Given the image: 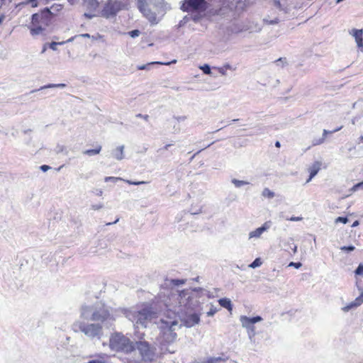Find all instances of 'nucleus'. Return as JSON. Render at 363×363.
Here are the masks:
<instances>
[{
    "mask_svg": "<svg viewBox=\"0 0 363 363\" xmlns=\"http://www.w3.org/2000/svg\"><path fill=\"white\" fill-rule=\"evenodd\" d=\"M201 69L203 71L205 74H210L211 73V68L208 65H204L201 67Z\"/></svg>",
    "mask_w": 363,
    "mask_h": 363,
    "instance_id": "c756f323",
    "label": "nucleus"
},
{
    "mask_svg": "<svg viewBox=\"0 0 363 363\" xmlns=\"http://www.w3.org/2000/svg\"><path fill=\"white\" fill-rule=\"evenodd\" d=\"M177 334L172 331L171 328L167 329L162 333L163 339L167 342H173L176 338Z\"/></svg>",
    "mask_w": 363,
    "mask_h": 363,
    "instance_id": "dca6fc26",
    "label": "nucleus"
},
{
    "mask_svg": "<svg viewBox=\"0 0 363 363\" xmlns=\"http://www.w3.org/2000/svg\"><path fill=\"white\" fill-rule=\"evenodd\" d=\"M100 150H101V147H97L94 149L86 150L85 151V153L89 156H93V155H95L99 153Z\"/></svg>",
    "mask_w": 363,
    "mask_h": 363,
    "instance_id": "6ab92c4d",
    "label": "nucleus"
},
{
    "mask_svg": "<svg viewBox=\"0 0 363 363\" xmlns=\"http://www.w3.org/2000/svg\"><path fill=\"white\" fill-rule=\"evenodd\" d=\"M52 13L45 8L32 15L29 25L30 33L33 36L45 35L47 28L51 24Z\"/></svg>",
    "mask_w": 363,
    "mask_h": 363,
    "instance_id": "f257e3e1",
    "label": "nucleus"
},
{
    "mask_svg": "<svg viewBox=\"0 0 363 363\" xmlns=\"http://www.w3.org/2000/svg\"><path fill=\"white\" fill-rule=\"evenodd\" d=\"M91 320L99 323H104L108 320L113 319L108 308L104 306L96 309L91 315Z\"/></svg>",
    "mask_w": 363,
    "mask_h": 363,
    "instance_id": "0eeeda50",
    "label": "nucleus"
},
{
    "mask_svg": "<svg viewBox=\"0 0 363 363\" xmlns=\"http://www.w3.org/2000/svg\"><path fill=\"white\" fill-rule=\"evenodd\" d=\"M260 258H256L250 264V267L252 268H256L262 264Z\"/></svg>",
    "mask_w": 363,
    "mask_h": 363,
    "instance_id": "4be33fe9",
    "label": "nucleus"
},
{
    "mask_svg": "<svg viewBox=\"0 0 363 363\" xmlns=\"http://www.w3.org/2000/svg\"><path fill=\"white\" fill-rule=\"evenodd\" d=\"M275 146H276L277 147H280V143H279V141H277V142L275 143Z\"/></svg>",
    "mask_w": 363,
    "mask_h": 363,
    "instance_id": "79ce46f5",
    "label": "nucleus"
},
{
    "mask_svg": "<svg viewBox=\"0 0 363 363\" xmlns=\"http://www.w3.org/2000/svg\"><path fill=\"white\" fill-rule=\"evenodd\" d=\"M348 222V219L346 217H337L335 219V223H347Z\"/></svg>",
    "mask_w": 363,
    "mask_h": 363,
    "instance_id": "a878e982",
    "label": "nucleus"
},
{
    "mask_svg": "<svg viewBox=\"0 0 363 363\" xmlns=\"http://www.w3.org/2000/svg\"><path fill=\"white\" fill-rule=\"evenodd\" d=\"M88 363H104V362H101V361H98V360H91Z\"/></svg>",
    "mask_w": 363,
    "mask_h": 363,
    "instance_id": "4c0bfd02",
    "label": "nucleus"
},
{
    "mask_svg": "<svg viewBox=\"0 0 363 363\" xmlns=\"http://www.w3.org/2000/svg\"><path fill=\"white\" fill-rule=\"evenodd\" d=\"M358 225H359V221L356 220L353 223V224L352 225V227H355V226H357Z\"/></svg>",
    "mask_w": 363,
    "mask_h": 363,
    "instance_id": "58836bf2",
    "label": "nucleus"
},
{
    "mask_svg": "<svg viewBox=\"0 0 363 363\" xmlns=\"http://www.w3.org/2000/svg\"><path fill=\"white\" fill-rule=\"evenodd\" d=\"M141 356L142 360L145 362H152L156 357V349L147 341H138L135 344Z\"/></svg>",
    "mask_w": 363,
    "mask_h": 363,
    "instance_id": "20e7f679",
    "label": "nucleus"
},
{
    "mask_svg": "<svg viewBox=\"0 0 363 363\" xmlns=\"http://www.w3.org/2000/svg\"><path fill=\"white\" fill-rule=\"evenodd\" d=\"M123 3L119 0H108L104 5L101 14L105 18L115 16L123 9Z\"/></svg>",
    "mask_w": 363,
    "mask_h": 363,
    "instance_id": "39448f33",
    "label": "nucleus"
},
{
    "mask_svg": "<svg viewBox=\"0 0 363 363\" xmlns=\"http://www.w3.org/2000/svg\"><path fill=\"white\" fill-rule=\"evenodd\" d=\"M204 0H188L183 6L186 8L185 10L193 9L197 10L200 8L201 4L203 3Z\"/></svg>",
    "mask_w": 363,
    "mask_h": 363,
    "instance_id": "ddd939ff",
    "label": "nucleus"
},
{
    "mask_svg": "<svg viewBox=\"0 0 363 363\" xmlns=\"http://www.w3.org/2000/svg\"><path fill=\"white\" fill-rule=\"evenodd\" d=\"M177 61L174 60H173L172 62H149L146 65H138L137 67V69L138 70H144V69H147V67L151 65H170L171 63H175Z\"/></svg>",
    "mask_w": 363,
    "mask_h": 363,
    "instance_id": "f3484780",
    "label": "nucleus"
},
{
    "mask_svg": "<svg viewBox=\"0 0 363 363\" xmlns=\"http://www.w3.org/2000/svg\"><path fill=\"white\" fill-rule=\"evenodd\" d=\"M218 302L222 307L228 309L229 311H231L233 310L232 303L230 299L227 298H223L219 299Z\"/></svg>",
    "mask_w": 363,
    "mask_h": 363,
    "instance_id": "a211bd4d",
    "label": "nucleus"
},
{
    "mask_svg": "<svg viewBox=\"0 0 363 363\" xmlns=\"http://www.w3.org/2000/svg\"><path fill=\"white\" fill-rule=\"evenodd\" d=\"M262 195L264 196V197H267V198H269V199H272L274 196V192H272V191H270L269 189L266 188L263 190L262 191Z\"/></svg>",
    "mask_w": 363,
    "mask_h": 363,
    "instance_id": "aec40b11",
    "label": "nucleus"
},
{
    "mask_svg": "<svg viewBox=\"0 0 363 363\" xmlns=\"http://www.w3.org/2000/svg\"><path fill=\"white\" fill-rule=\"evenodd\" d=\"M137 117H140L144 118L145 120H147L149 116L147 115L143 116L142 114L139 113L137 115Z\"/></svg>",
    "mask_w": 363,
    "mask_h": 363,
    "instance_id": "c9c22d12",
    "label": "nucleus"
},
{
    "mask_svg": "<svg viewBox=\"0 0 363 363\" xmlns=\"http://www.w3.org/2000/svg\"><path fill=\"white\" fill-rule=\"evenodd\" d=\"M137 6L143 16H145L151 23H156V15L149 9L146 0H137Z\"/></svg>",
    "mask_w": 363,
    "mask_h": 363,
    "instance_id": "6e6552de",
    "label": "nucleus"
},
{
    "mask_svg": "<svg viewBox=\"0 0 363 363\" xmlns=\"http://www.w3.org/2000/svg\"><path fill=\"white\" fill-rule=\"evenodd\" d=\"M83 36L89 37V34H84V35H83Z\"/></svg>",
    "mask_w": 363,
    "mask_h": 363,
    "instance_id": "49530a36",
    "label": "nucleus"
},
{
    "mask_svg": "<svg viewBox=\"0 0 363 363\" xmlns=\"http://www.w3.org/2000/svg\"><path fill=\"white\" fill-rule=\"evenodd\" d=\"M127 183H128L129 184H132V185H139V184H147L148 182H134V181L128 180Z\"/></svg>",
    "mask_w": 363,
    "mask_h": 363,
    "instance_id": "c85d7f7f",
    "label": "nucleus"
},
{
    "mask_svg": "<svg viewBox=\"0 0 363 363\" xmlns=\"http://www.w3.org/2000/svg\"><path fill=\"white\" fill-rule=\"evenodd\" d=\"M129 35L132 38L138 37L140 35V31L138 30H133L128 33Z\"/></svg>",
    "mask_w": 363,
    "mask_h": 363,
    "instance_id": "bb28decb",
    "label": "nucleus"
},
{
    "mask_svg": "<svg viewBox=\"0 0 363 363\" xmlns=\"http://www.w3.org/2000/svg\"><path fill=\"white\" fill-rule=\"evenodd\" d=\"M82 5L89 11L96 10L99 4L97 0H82Z\"/></svg>",
    "mask_w": 363,
    "mask_h": 363,
    "instance_id": "2eb2a0df",
    "label": "nucleus"
},
{
    "mask_svg": "<svg viewBox=\"0 0 363 363\" xmlns=\"http://www.w3.org/2000/svg\"><path fill=\"white\" fill-rule=\"evenodd\" d=\"M108 346L113 351L130 354L135 351V344L130 339L120 332H114L111 334Z\"/></svg>",
    "mask_w": 363,
    "mask_h": 363,
    "instance_id": "f03ea898",
    "label": "nucleus"
},
{
    "mask_svg": "<svg viewBox=\"0 0 363 363\" xmlns=\"http://www.w3.org/2000/svg\"><path fill=\"white\" fill-rule=\"evenodd\" d=\"M59 43H56V42H52L50 44V48L53 50H55L57 49V45H58Z\"/></svg>",
    "mask_w": 363,
    "mask_h": 363,
    "instance_id": "473e14b6",
    "label": "nucleus"
},
{
    "mask_svg": "<svg viewBox=\"0 0 363 363\" xmlns=\"http://www.w3.org/2000/svg\"><path fill=\"white\" fill-rule=\"evenodd\" d=\"M40 169L43 171V172H45L47 171L48 169H50V167L48 166V165H42L40 167Z\"/></svg>",
    "mask_w": 363,
    "mask_h": 363,
    "instance_id": "f704fd0d",
    "label": "nucleus"
},
{
    "mask_svg": "<svg viewBox=\"0 0 363 363\" xmlns=\"http://www.w3.org/2000/svg\"><path fill=\"white\" fill-rule=\"evenodd\" d=\"M64 86H65V84H49V85L46 86L45 87L52 88V87H64Z\"/></svg>",
    "mask_w": 363,
    "mask_h": 363,
    "instance_id": "2f4dec72",
    "label": "nucleus"
},
{
    "mask_svg": "<svg viewBox=\"0 0 363 363\" xmlns=\"http://www.w3.org/2000/svg\"><path fill=\"white\" fill-rule=\"evenodd\" d=\"M289 267H296V269H298L299 267H301V262H290V264H289Z\"/></svg>",
    "mask_w": 363,
    "mask_h": 363,
    "instance_id": "7c9ffc66",
    "label": "nucleus"
},
{
    "mask_svg": "<svg viewBox=\"0 0 363 363\" xmlns=\"http://www.w3.org/2000/svg\"><path fill=\"white\" fill-rule=\"evenodd\" d=\"M340 249L342 251L351 252L354 250L355 247L354 246H343Z\"/></svg>",
    "mask_w": 363,
    "mask_h": 363,
    "instance_id": "cd10ccee",
    "label": "nucleus"
},
{
    "mask_svg": "<svg viewBox=\"0 0 363 363\" xmlns=\"http://www.w3.org/2000/svg\"><path fill=\"white\" fill-rule=\"evenodd\" d=\"M79 330L86 336L90 337H99L102 335V326L97 323L86 324L82 323L79 324Z\"/></svg>",
    "mask_w": 363,
    "mask_h": 363,
    "instance_id": "423d86ee",
    "label": "nucleus"
},
{
    "mask_svg": "<svg viewBox=\"0 0 363 363\" xmlns=\"http://www.w3.org/2000/svg\"><path fill=\"white\" fill-rule=\"evenodd\" d=\"M340 128H338L335 129L334 131L339 130H340Z\"/></svg>",
    "mask_w": 363,
    "mask_h": 363,
    "instance_id": "de8ad7c7",
    "label": "nucleus"
},
{
    "mask_svg": "<svg viewBox=\"0 0 363 363\" xmlns=\"http://www.w3.org/2000/svg\"><path fill=\"white\" fill-rule=\"evenodd\" d=\"M355 275H363V264H359L354 271Z\"/></svg>",
    "mask_w": 363,
    "mask_h": 363,
    "instance_id": "393cba45",
    "label": "nucleus"
},
{
    "mask_svg": "<svg viewBox=\"0 0 363 363\" xmlns=\"http://www.w3.org/2000/svg\"><path fill=\"white\" fill-rule=\"evenodd\" d=\"M271 226V221L265 222L261 227L255 229V230L250 233V238H259L260 235L266 230H267Z\"/></svg>",
    "mask_w": 363,
    "mask_h": 363,
    "instance_id": "9d476101",
    "label": "nucleus"
},
{
    "mask_svg": "<svg viewBox=\"0 0 363 363\" xmlns=\"http://www.w3.org/2000/svg\"><path fill=\"white\" fill-rule=\"evenodd\" d=\"M4 15H1L0 16V23L2 22V21L4 20Z\"/></svg>",
    "mask_w": 363,
    "mask_h": 363,
    "instance_id": "37998d69",
    "label": "nucleus"
},
{
    "mask_svg": "<svg viewBox=\"0 0 363 363\" xmlns=\"http://www.w3.org/2000/svg\"><path fill=\"white\" fill-rule=\"evenodd\" d=\"M189 319L193 324H197L200 320L199 315L196 313L190 315Z\"/></svg>",
    "mask_w": 363,
    "mask_h": 363,
    "instance_id": "412c9836",
    "label": "nucleus"
},
{
    "mask_svg": "<svg viewBox=\"0 0 363 363\" xmlns=\"http://www.w3.org/2000/svg\"><path fill=\"white\" fill-rule=\"evenodd\" d=\"M156 318V313L148 306H143L132 313L133 320L137 325L147 327L148 323Z\"/></svg>",
    "mask_w": 363,
    "mask_h": 363,
    "instance_id": "7ed1b4c3",
    "label": "nucleus"
},
{
    "mask_svg": "<svg viewBox=\"0 0 363 363\" xmlns=\"http://www.w3.org/2000/svg\"><path fill=\"white\" fill-rule=\"evenodd\" d=\"M233 184H235V185L237 186V187H240L242 185H245V184H247V182H245V181H240V180H237V179H234L233 180Z\"/></svg>",
    "mask_w": 363,
    "mask_h": 363,
    "instance_id": "b1692460",
    "label": "nucleus"
},
{
    "mask_svg": "<svg viewBox=\"0 0 363 363\" xmlns=\"http://www.w3.org/2000/svg\"><path fill=\"white\" fill-rule=\"evenodd\" d=\"M116 179H117V178H115V177H106L105 178L106 182H107L108 180L112 181V180H116Z\"/></svg>",
    "mask_w": 363,
    "mask_h": 363,
    "instance_id": "e433bc0d",
    "label": "nucleus"
},
{
    "mask_svg": "<svg viewBox=\"0 0 363 363\" xmlns=\"http://www.w3.org/2000/svg\"><path fill=\"white\" fill-rule=\"evenodd\" d=\"M363 189V181L354 184L352 189V191H357L358 190Z\"/></svg>",
    "mask_w": 363,
    "mask_h": 363,
    "instance_id": "5701e85b",
    "label": "nucleus"
},
{
    "mask_svg": "<svg viewBox=\"0 0 363 363\" xmlns=\"http://www.w3.org/2000/svg\"><path fill=\"white\" fill-rule=\"evenodd\" d=\"M262 320V318L260 316H255L253 318H248L247 316H242L240 318V321L243 327L254 330V324Z\"/></svg>",
    "mask_w": 363,
    "mask_h": 363,
    "instance_id": "1a4fd4ad",
    "label": "nucleus"
},
{
    "mask_svg": "<svg viewBox=\"0 0 363 363\" xmlns=\"http://www.w3.org/2000/svg\"><path fill=\"white\" fill-rule=\"evenodd\" d=\"M321 164L320 162L316 161L313 164V165L308 169V171L310 172L309 178L307 179L306 182H309L312 178H313L318 171L320 169Z\"/></svg>",
    "mask_w": 363,
    "mask_h": 363,
    "instance_id": "4468645a",
    "label": "nucleus"
},
{
    "mask_svg": "<svg viewBox=\"0 0 363 363\" xmlns=\"http://www.w3.org/2000/svg\"><path fill=\"white\" fill-rule=\"evenodd\" d=\"M35 0H30V1L32 3V6L35 7L37 6V4L34 3Z\"/></svg>",
    "mask_w": 363,
    "mask_h": 363,
    "instance_id": "ea45409f",
    "label": "nucleus"
},
{
    "mask_svg": "<svg viewBox=\"0 0 363 363\" xmlns=\"http://www.w3.org/2000/svg\"><path fill=\"white\" fill-rule=\"evenodd\" d=\"M350 33L352 35L357 43V47L361 50L363 49V30L352 29Z\"/></svg>",
    "mask_w": 363,
    "mask_h": 363,
    "instance_id": "9b49d317",
    "label": "nucleus"
},
{
    "mask_svg": "<svg viewBox=\"0 0 363 363\" xmlns=\"http://www.w3.org/2000/svg\"><path fill=\"white\" fill-rule=\"evenodd\" d=\"M289 220H291V221H298V220H302V218L301 217H291Z\"/></svg>",
    "mask_w": 363,
    "mask_h": 363,
    "instance_id": "72a5a7b5",
    "label": "nucleus"
},
{
    "mask_svg": "<svg viewBox=\"0 0 363 363\" xmlns=\"http://www.w3.org/2000/svg\"><path fill=\"white\" fill-rule=\"evenodd\" d=\"M46 50V47L45 45L44 46L43 49V52H45Z\"/></svg>",
    "mask_w": 363,
    "mask_h": 363,
    "instance_id": "a18cd8bd",
    "label": "nucleus"
},
{
    "mask_svg": "<svg viewBox=\"0 0 363 363\" xmlns=\"http://www.w3.org/2000/svg\"><path fill=\"white\" fill-rule=\"evenodd\" d=\"M214 313H215V311L211 310L209 312H208V315H213L214 314Z\"/></svg>",
    "mask_w": 363,
    "mask_h": 363,
    "instance_id": "a19ab883",
    "label": "nucleus"
},
{
    "mask_svg": "<svg viewBox=\"0 0 363 363\" xmlns=\"http://www.w3.org/2000/svg\"><path fill=\"white\" fill-rule=\"evenodd\" d=\"M118 218L116 219V220H115V221H113V223H116V222H118ZM111 224H112V223H111V222H110V223H106V225H111Z\"/></svg>",
    "mask_w": 363,
    "mask_h": 363,
    "instance_id": "c03bdc74",
    "label": "nucleus"
},
{
    "mask_svg": "<svg viewBox=\"0 0 363 363\" xmlns=\"http://www.w3.org/2000/svg\"><path fill=\"white\" fill-rule=\"evenodd\" d=\"M363 303V293H362L356 299L343 307L342 310L345 312L349 311L350 309L353 308H357Z\"/></svg>",
    "mask_w": 363,
    "mask_h": 363,
    "instance_id": "f8f14e48",
    "label": "nucleus"
}]
</instances>
